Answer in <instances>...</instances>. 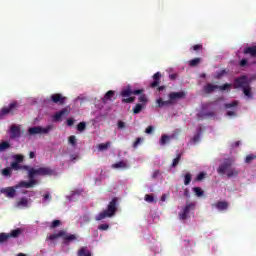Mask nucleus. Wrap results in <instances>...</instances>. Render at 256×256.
Returning a JSON list of instances; mask_svg holds the SVG:
<instances>
[{
	"mask_svg": "<svg viewBox=\"0 0 256 256\" xmlns=\"http://www.w3.org/2000/svg\"><path fill=\"white\" fill-rule=\"evenodd\" d=\"M117 207H119V199H117V197H115L109 202L106 210H104V211L100 212L98 215H96L95 220L103 221V219L113 217L115 215V213H117Z\"/></svg>",
	"mask_w": 256,
	"mask_h": 256,
	"instance_id": "1",
	"label": "nucleus"
},
{
	"mask_svg": "<svg viewBox=\"0 0 256 256\" xmlns=\"http://www.w3.org/2000/svg\"><path fill=\"white\" fill-rule=\"evenodd\" d=\"M179 99H185V92L184 91H179V92H171L168 95V100H163V98H159L156 100L157 107L159 109L163 107H169V105H175Z\"/></svg>",
	"mask_w": 256,
	"mask_h": 256,
	"instance_id": "2",
	"label": "nucleus"
},
{
	"mask_svg": "<svg viewBox=\"0 0 256 256\" xmlns=\"http://www.w3.org/2000/svg\"><path fill=\"white\" fill-rule=\"evenodd\" d=\"M42 176V177H46V176H53L56 175L55 170L51 169L50 167H40V168H30L29 173H28V177L29 179H35V176Z\"/></svg>",
	"mask_w": 256,
	"mask_h": 256,
	"instance_id": "3",
	"label": "nucleus"
},
{
	"mask_svg": "<svg viewBox=\"0 0 256 256\" xmlns=\"http://www.w3.org/2000/svg\"><path fill=\"white\" fill-rule=\"evenodd\" d=\"M19 111V102L13 101L8 106L0 109V119H5L7 115H15Z\"/></svg>",
	"mask_w": 256,
	"mask_h": 256,
	"instance_id": "4",
	"label": "nucleus"
},
{
	"mask_svg": "<svg viewBox=\"0 0 256 256\" xmlns=\"http://www.w3.org/2000/svg\"><path fill=\"white\" fill-rule=\"evenodd\" d=\"M19 111V102L13 101L8 106L0 109V119H5L7 115H15Z\"/></svg>",
	"mask_w": 256,
	"mask_h": 256,
	"instance_id": "5",
	"label": "nucleus"
},
{
	"mask_svg": "<svg viewBox=\"0 0 256 256\" xmlns=\"http://www.w3.org/2000/svg\"><path fill=\"white\" fill-rule=\"evenodd\" d=\"M53 129V126H47L46 128H43L41 126H34L30 127L28 129V135H42L47 134L49 131Z\"/></svg>",
	"mask_w": 256,
	"mask_h": 256,
	"instance_id": "6",
	"label": "nucleus"
},
{
	"mask_svg": "<svg viewBox=\"0 0 256 256\" xmlns=\"http://www.w3.org/2000/svg\"><path fill=\"white\" fill-rule=\"evenodd\" d=\"M195 211V203H186V206L182 209V212L179 213V219L185 221L189 217V213Z\"/></svg>",
	"mask_w": 256,
	"mask_h": 256,
	"instance_id": "7",
	"label": "nucleus"
},
{
	"mask_svg": "<svg viewBox=\"0 0 256 256\" xmlns=\"http://www.w3.org/2000/svg\"><path fill=\"white\" fill-rule=\"evenodd\" d=\"M249 85V80L245 75H242L234 80V89H243Z\"/></svg>",
	"mask_w": 256,
	"mask_h": 256,
	"instance_id": "8",
	"label": "nucleus"
},
{
	"mask_svg": "<svg viewBox=\"0 0 256 256\" xmlns=\"http://www.w3.org/2000/svg\"><path fill=\"white\" fill-rule=\"evenodd\" d=\"M50 101H52V103H55L56 105H65L67 97L63 96L62 94L56 93L50 96Z\"/></svg>",
	"mask_w": 256,
	"mask_h": 256,
	"instance_id": "9",
	"label": "nucleus"
},
{
	"mask_svg": "<svg viewBox=\"0 0 256 256\" xmlns=\"http://www.w3.org/2000/svg\"><path fill=\"white\" fill-rule=\"evenodd\" d=\"M30 181H20L18 184L15 185V189H21V187H24L25 189H31L33 185L37 183V180L35 178H29Z\"/></svg>",
	"mask_w": 256,
	"mask_h": 256,
	"instance_id": "10",
	"label": "nucleus"
},
{
	"mask_svg": "<svg viewBox=\"0 0 256 256\" xmlns=\"http://www.w3.org/2000/svg\"><path fill=\"white\" fill-rule=\"evenodd\" d=\"M17 188H15V186L13 187H6V188H2L0 190L1 193H3V195H5V197H8V199H13L15 197V195H17Z\"/></svg>",
	"mask_w": 256,
	"mask_h": 256,
	"instance_id": "11",
	"label": "nucleus"
},
{
	"mask_svg": "<svg viewBox=\"0 0 256 256\" xmlns=\"http://www.w3.org/2000/svg\"><path fill=\"white\" fill-rule=\"evenodd\" d=\"M232 165L231 160L224 161L217 169L219 175H225V173H228Z\"/></svg>",
	"mask_w": 256,
	"mask_h": 256,
	"instance_id": "12",
	"label": "nucleus"
},
{
	"mask_svg": "<svg viewBox=\"0 0 256 256\" xmlns=\"http://www.w3.org/2000/svg\"><path fill=\"white\" fill-rule=\"evenodd\" d=\"M143 91H144L143 89L131 90V87H128L121 91V97H131V95H141Z\"/></svg>",
	"mask_w": 256,
	"mask_h": 256,
	"instance_id": "13",
	"label": "nucleus"
},
{
	"mask_svg": "<svg viewBox=\"0 0 256 256\" xmlns=\"http://www.w3.org/2000/svg\"><path fill=\"white\" fill-rule=\"evenodd\" d=\"M21 137V126L13 124L10 127V139H18Z\"/></svg>",
	"mask_w": 256,
	"mask_h": 256,
	"instance_id": "14",
	"label": "nucleus"
},
{
	"mask_svg": "<svg viewBox=\"0 0 256 256\" xmlns=\"http://www.w3.org/2000/svg\"><path fill=\"white\" fill-rule=\"evenodd\" d=\"M10 168H11L13 171H21V170H23V171H28V174H29V171H30V168H31V167H29V166H27V165H21V164H19V163H17V162H12V163L10 164Z\"/></svg>",
	"mask_w": 256,
	"mask_h": 256,
	"instance_id": "15",
	"label": "nucleus"
},
{
	"mask_svg": "<svg viewBox=\"0 0 256 256\" xmlns=\"http://www.w3.org/2000/svg\"><path fill=\"white\" fill-rule=\"evenodd\" d=\"M64 245H69L71 241H77V236L75 234H67L66 231H64V235L62 236Z\"/></svg>",
	"mask_w": 256,
	"mask_h": 256,
	"instance_id": "16",
	"label": "nucleus"
},
{
	"mask_svg": "<svg viewBox=\"0 0 256 256\" xmlns=\"http://www.w3.org/2000/svg\"><path fill=\"white\" fill-rule=\"evenodd\" d=\"M69 113H71V110L69 108H63L62 110L54 114V119L56 121H61V118L65 117V115H69Z\"/></svg>",
	"mask_w": 256,
	"mask_h": 256,
	"instance_id": "17",
	"label": "nucleus"
},
{
	"mask_svg": "<svg viewBox=\"0 0 256 256\" xmlns=\"http://www.w3.org/2000/svg\"><path fill=\"white\" fill-rule=\"evenodd\" d=\"M153 82L150 83V87L152 89H155V87H159L160 83H161V72H156L154 75H153Z\"/></svg>",
	"mask_w": 256,
	"mask_h": 256,
	"instance_id": "18",
	"label": "nucleus"
},
{
	"mask_svg": "<svg viewBox=\"0 0 256 256\" xmlns=\"http://www.w3.org/2000/svg\"><path fill=\"white\" fill-rule=\"evenodd\" d=\"M212 207H216L218 211H227L229 209V203L227 201H218L216 204H212Z\"/></svg>",
	"mask_w": 256,
	"mask_h": 256,
	"instance_id": "19",
	"label": "nucleus"
},
{
	"mask_svg": "<svg viewBox=\"0 0 256 256\" xmlns=\"http://www.w3.org/2000/svg\"><path fill=\"white\" fill-rule=\"evenodd\" d=\"M216 89H219V85H213L211 83H208L203 87V91L207 95L213 93V91H215Z\"/></svg>",
	"mask_w": 256,
	"mask_h": 256,
	"instance_id": "20",
	"label": "nucleus"
},
{
	"mask_svg": "<svg viewBox=\"0 0 256 256\" xmlns=\"http://www.w3.org/2000/svg\"><path fill=\"white\" fill-rule=\"evenodd\" d=\"M28 206H29V199H27L26 197L20 198V201H18L16 203V207L18 209H23V208L28 207Z\"/></svg>",
	"mask_w": 256,
	"mask_h": 256,
	"instance_id": "21",
	"label": "nucleus"
},
{
	"mask_svg": "<svg viewBox=\"0 0 256 256\" xmlns=\"http://www.w3.org/2000/svg\"><path fill=\"white\" fill-rule=\"evenodd\" d=\"M243 53L244 55H250V57L256 58V45L245 48Z\"/></svg>",
	"mask_w": 256,
	"mask_h": 256,
	"instance_id": "22",
	"label": "nucleus"
},
{
	"mask_svg": "<svg viewBox=\"0 0 256 256\" xmlns=\"http://www.w3.org/2000/svg\"><path fill=\"white\" fill-rule=\"evenodd\" d=\"M65 235V230H60L58 233L56 234H50L47 239L48 241H55V239H59L60 237H64Z\"/></svg>",
	"mask_w": 256,
	"mask_h": 256,
	"instance_id": "23",
	"label": "nucleus"
},
{
	"mask_svg": "<svg viewBox=\"0 0 256 256\" xmlns=\"http://www.w3.org/2000/svg\"><path fill=\"white\" fill-rule=\"evenodd\" d=\"M115 97V91L109 90L103 97L102 101L103 103H106L107 101H113V98Z\"/></svg>",
	"mask_w": 256,
	"mask_h": 256,
	"instance_id": "24",
	"label": "nucleus"
},
{
	"mask_svg": "<svg viewBox=\"0 0 256 256\" xmlns=\"http://www.w3.org/2000/svg\"><path fill=\"white\" fill-rule=\"evenodd\" d=\"M243 93L248 99H253V93H251V86L248 84L244 88H242Z\"/></svg>",
	"mask_w": 256,
	"mask_h": 256,
	"instance_id": "25",
	"label": "nucleus"
},
{
	"mask_svg": "<svg viewBox=\"0 0 256 256\" xmlns=\"http://www.w3.org/2000/svg\"><path fill=\"white\" fill-rule=\"evenodd\" d=\"M7 149H11V143L7 141H2L0 143V153H3V151H7Z\"/></svg>",
	"mask_w": 256,
	"mask_h": 256,
	"instance_id": "26",
	"label": "nucleus"
},
{
	"mask_svg": "<svg viewBox=\"0 0 256 256\" xmlns=\"http://www.w3.org/2000/svg\"><path fill=\"white\" fill-rule=\"evenodd\" d=\"M239 175V170L235 168H230L227 172V177L231 179V177H237Z\"/></svg>",
	"mask_w": 256,
	"mask_h": 256,
	"instance_id": "27",
	"label": "nucleus"
},
{
	"mask_svg": "<svg viewBox=\"0 0 256 256\" xmlns=\"http://www.w3.org/2000/svg\"><path fill=\"white\" fill-rule=\"evenodd\" d=\"M1 173H2L3 177H11V175H13V170L10 166V167L2 169Z\"/></svg>",
	"mask_w": 256,
	"mask_h": 256,
	"instance_id": "28",
	"label": "nucleus"
},
{
	"mask_svg": "<svg viewBox=\"0 0 256 256\" xmlns=\"http://www.w3.org/2000/svg\"><path fill=\"white\" fill-rule=\"evenodd\" d=\"M78 256H91V252L87 250V247H82L78 251Z\"/></svg>",
	"mask_w": 256,
	"mask_h": 256,
	"instance_id": "29",
	"label": "nucleus"
},
{
	"mask_svg": "<svg viewBox=\"0 0 256 256\" xmlns=\"http://www.w3.org/2000/svg\"><path fill=\"white\" fill-rule=\"evenodd\" d=\"M193 191L196 197H203L205 195V192L203 191V189H201V187H194Z\"/></svg>",
	"mask_w": 256,
	"mask_h": 256,
	"instance_id": "30",
	"label": "nucleus"
},
{
	"mask_svg": "<svg viewBox=\"0 0 256 256\" xmlns=\"http://www.w3.org/2000/svg\"><path fill=\"white\" fill-rule=\"evenodd\" d=\"M114 169H127V163L124 161H120L118 163L113 164Z\"/></svg>",
	"mask_w": 256,
	"mask_h": 256,
	"instance_id": "31",
	"label": "nucleus"
},
{
	"mask_svg": "<svg viewBox=\"0 0 256 256\" xmlns=\"http://www.w3.org/2000/svg\"><path fill=\"white\" fill-rule=\"evenodd\" d=\"M9 237H13L14 239L19 237V235H21V229L17 228L12 230L10 233H8Z\"/></svg>",
	"mask_w": 256,
	"mask_h": 256,
	"instance_id": "32",
	"label": "nucleus"
},
{
	"mask_svg": "<svg viewBox=\"0 0 256 256\" xmlns=\"http://www.w3.org/2000/svg\"><path fill=\"white\" fill-rule=\"evenodd\" d=\"M111 145V142L101 143L98 145V151H107Z\"/></svg>",
	"mask_w": 256,
	"mask_h": 256,
	"instance_id": "33",
	"label": "nucleus"
},
{
	"mask_svg": "<svg viewBox=\"0 0 256 256\" xmlns=\"http://www.w3.org/2000/svg\"><path fill=\"white\" fill-rule=\"evenodd\" d=\"M141 111H143V104H136L133 108L134 115H139Z\"/></svg>",
	"mask_w": 256,
	"mask_h": 256,
	"instance_id": "34",
	"label": "nucleus"
},
{
	"mask_svg": "<svg viewBox=\"0 0 256 256\" xmlns=\"http://www.w3.org/2000/svg\"><path fill=\"white\" fill-rule=\"evenodd\" d=\"M68 142L72 147H77V137H75V135L68 137Z\"/></svg>",
	"mask_w": 256,
	"mask_h": 256,
	"instance_id": "35",
	"label": "nucleus"
},
{
	"mask_svg": "<svg viewBox=\"0 0 256 256\" xmlns=\"http://www.w3.org/2000/svg\"><path fill=\"white\" fill-rule=\"evenodd\" d=\"M201 63V58H194L189 61V66L190 67H197L198 64Z\"/></svg>",
	"mask_w": 256,
	"mask_h": 256,
	"instance_id": "36",
	"label": "nucleus"
},
{
	"mask_svg": "<svg viewBox=\"0 0 256 256\" xmlns=\"http://www.w3.org/2000/svg\"><path fill=\"white\" fill-rule=\"evenodd\" d=\"M169 140H170L169 136H167L165 134L162 135L161 139H160V145H162V146L167 145V143H169Z\"/></svg>",
	"mask_w": 256,
	"mask_h": 256,
	"instance_id": "37",
	"label": "nucleus"
},
{
	"mask_svg": "<svg viewBox=\"0 0 256 256\" xmlns=\"http://www.w3.org/2000/svg\"><path fill=\"white\" fill-rule=\"evenodd\" d=\"M24 159H25V158L23 157V155L16 154V155H14V161H13V163H19V164H21V163H23Z\"/></svg>",
	"mask_w": 256,
	"mask_h": 256,
	"instance_id": "38",
	"label": "nucleus"
},
{
	"mask_svg": "<svg viewBox=\"0 0 256 256\" xmlns=\"http://www.w3.org/2000/svg\"><path fill=\"white\" fill-rule=\"evenodd\" d=\"M10 239L9 233H0V244Z\"/></svg>",
	"mask_w": 256,
	"mask_h": 256,
	"instance_id": "39",
	"label": "nucleus"
},
{
	"mask_svg": "<svg viewBox=\"0 0 256 256\" xmlns=\"http://www.w3.org/2000/svg\"><path fill=\"white\" fill-rule=\"evenodd\" d=\"M85 129H87V123L85 122H80L77 125V131H79L80 133H83V131H85Z\"/></svg>",
	"mask_w": 256,
	"mask_h": 256,
	"instance_id": "40",
	"label": "nucleus"
},
{
	"mask_svg": "<svg viewBox=\"0 0 256 256\" xmlns=\"http://www.w3.org/2000/svg\"><path fill=\"white\" fill-rule=\"evenodd\" d=\"M255 159H256V155L255 154H249L245 158V163H247V164L253 163V161H255Z\"/></svg>",
	"mask_w": 256,
	"mask_h": 256,
	"instance_id": "41",
	"label": "nucleus"
},
{
	"mask_svg": "<svg viewBox=\"0 0 256 256\" xmlns=\"http://www.w3.org/2000/svg\"><path fill=\"white\" fill-rule=\"evenodd\" d=\"M239 105V102L237 100L231 102V103H226L224 105L225 109H231L232 107H237Z\"/></svg>",
	"mask_w": 256,
	"mask_h": 256,
	"instance_id": "42",
	"label": "nucleus"
},
{
	"mask_svg": "<svg viewBox=\"0 0 256 256\" xmlns=\"http://www.w3.org/2000/svg\"><path fill=\"white\" fill-rule=\"evenodd\" d=\"M179 161H181V154H177L176 158L173 159L171 167L178 166Z\"/></svg>",
	"mask_w": 256,
	"mask_h": 256,
	"instance_id": "43",
	"label": "nucleus"
},
{
	"mask_svg": "<svg viewBox=\"0 0 256 256\" xmlns=\"http://www.w3.org/2000/svg\"><path fill=\"white\" fill-rule=\"evenodd\" d=\"M232 84L226 83L218 87L220 91H229L231 89Z\"/></svg>",
	"mask_w": 256,
	"mask_h": 256,
	"instance_id": "44",
	"label": "nucleus"
},
{
	"mask_svg": "<svg viewBox=\"0 0 256 256\" xmlns=\"http://www.w3.org/2000/svg\"><path fill=\"white\" fill-rule=\"evenodd\" d=\"M61 226V220H54L50 225V229H57V227Z\"/></svg>",
	"mask_w": 256,
	"mask_h": 256,
	"instance_id": "45",
	"label": "nucleus"
},
{
	"mask_svg": "<svg viewBox=\"0 0 256 256\" xmlns=\"http://www.w3.org/2000/svg\"><path fill=\"white\" fill-rule=\"evenodd\" d=\"M191 183V173H187L184 176V185H189Z\"/></svg>",
	"mask_w": 256,
	"mask_h": 256,
	"instance_id": "46",
	"label": "nucleus"
},
{
	"mask_svg": "<svg viewBox=\"0 0 256 256\" xmlns=\"http://www.w3.org/2000/svg\"><path fill=\"white\" fill-rule=\"evenodd\" d=\"M205 177H207V173L205 172H200L197 177H196V181H203V179H205Z\"/></svg>",
	"mask_w": 256,
	"mask_h": 256,
	"instance_id": "47",
	"label": "nucleus"
},
{
	"mask_svg": "<svg viewBox=\"0 0 256 256\" xmlns=\"http://www.w3.org/2000/svg\"><path fill=\"white\" fill-rule=\"evenodd\" d=\"M138 101H139L140 103H143V104L145 105V103H147V101H148V100H147V95L141 93L140 97L138 98Z\"/></svg>",
	"mask_w": 256,
	"mask_h": 256,
	"instance_id": "48",
	"label": "nucleus"
},
{
	"mask_svg": "<svg viewBox=\"0 0 256 256\" xmlns=\"http://www.w3.org/2000/svg\"><path fill=\"white\" fill-rule=\"evenodd\" d=\"M145 201H147V203H153V201H155V197H153L151 194H146Z\"/></svg>",
	"mask_w": 256,
	"mask_h": 256,
	"instance_id": "49",
	"label": "nucleus"
},
{
	"mask_svg": "<svg viewBox=\"0 0 256 256\" xmlns=\"http://www.w3.org/2000/svg\"><path fill=\"white\" fill-rule=\"evenodd\" d=\"M141 141H143L141 137L136 138L135 142L133 143L134 149H137V147H139Z\"/></svg>",
	"mask_w": 256,
	"mask_h": 256,
	"instance_id": "50",
	"label": "nucleus"
},
{
	"mask_svg": "<svg viewBox=\"0 0 256 256\" xmlns=\"http://www.w3.org/2000/svg\"><path fill=\"white\" fill-rule=\"evenodd\" d=\"M135 102V97L123 98L122 103H133Z\"/></svg>",
	"mask_w": 256,
	"mask_h": 256,
	"instance_id": "51",
	"label": "nucleus"
},
{
	"mask_svg": "<svg viewBox=\"0 0 256 256\" xmlns=\"http://www.w3.org/2000/svg\"><path fill=\"white\" fill-rule=\"evenodd\" d=\"M193 51H203V45L196 44L192 47Z\"/></svg>",
	"mask_w": 256,
	"mask_h": 256,
	"instance_id": "52",
	"label": "nucleus"
},
{
	"mask_svg": "<svg viewBox=\"0 0 256 256\" xmlns=\"http://www.w3.org/2000/svg\"><path fill=\"white\" fill-rule=\"evenodd\" d=\"M98 229L100 231H107V229H109V224H101L99 225Z\"/></svg>",
	"mask_w": 256,
	"mask_h": 256,
	"instance_id": "53",
	"label": "nucleus"
},
{
	"mask_svg": "<svg viewBox=\"0 0 256 256\" xmlns=\"http://www.w3.org/2000/svg\"><path fill=\"white\" fill-rule=\"evenodd\" d=\"M154 129L155 128L153 126H148L145 130V133H147L148 135H151V133H153Z\"/></svg>",
	"mask_w": 256,
	"mask_h": 256,
	"instance_id": "54",
	"label": "nucleus"
},
{
	"mask_svg": "<svg viewBox=\"0 0 256 256\" xmlns=\"http://www.w3.org/2000/svg\"><path fill=\"white\" fill-rule=\"evenodd\" d=\"M126 125L125 122L119 120L118 121V129H125Z\"/></svg>",
	"mask_w": 256,
	"mask_h": 256,
	"instance_id": "55",
	"label": "nucleus"
},
{
	"mask_svg": "<svg viewBox=\"0 0 256 256\" xmlns=\"http://www.w3.org/2000/svg\"><path fill=\"white\" fill-rule=\"evenodd\" d=\"M240 67H246L247 66V59L243 58L240 63H239Z\"/></svg>",
	"mask_w": 256,
	"mask_h": 256,
	"instance_id": "56",
	"label": "nucleus"
},
{
	"mask_svg": "<svg viewBox=\"0 0 256 256\" xmlns=\"http://www.w3.org/2000/svg\"><path fill=\"white\" fill-rule=\"evenodd\" d=\"M201 137L199 136V134H196L194 137H193V143H199Z\"/></svg>",
	"mask_w": 256,
	"mask_h": 256,
	"instance_id": "57",
	"label": "nucleus"
},
{
	"mask_svg": "<svg viewBox=\"0 0 256 256\" xmlns=\"http://www.w3.org/2000/svg\"><path fill=\"white\" fill-rule=\"evenodd\" d=\"M75 123V120H73L72 118H69L68 120H67V125H68V127H73V124Z\"/></svg>",
	"mask_w": 256,
	"mask_h": 256,
	"instance_id": "58",
	"label": "nucleus"
},
{
	"mask_svg": "<svg viewBox=\"0 0 256 256\" xmlns=\"http://www.w3.org/2000/svg\"><path fill=\"white\" fill-rule=\"evenodd\" d=\"M82 221H84V223H89V221H91V218H89L88 215H84V216L82 217Z\"/></svg>",
	"mask_w": 256,
	"mask_h": 256,
	"instance_id": "59",
	"label": "nucleus"
},
{
	"mask_svg": "<svg viewBox=\"0 0 256 256\" xmlns=\"http://www.w3.org/2000/svg\"><path fill=\"white\" fill-rule=\"evenodd\" d=\"M79 156H77L76 154H72L70 155V161L74 162L76 161V159H78Z\"/></svg>",
	"mask_w": 256,
	"mask_h": 256,
	"instance_id": "60",
	"label": "nucleus"
},
{
	"mask_svg": "<svg viewBox=\"0 0 256 256\" xmlns=\"http://www.w3.org/2000/svg\"><path fill=\"white\" fill-rule=\"evenodd\" d=\"M241 145V141H236L232 144V147H239Z\"/></svg>",
	"mask_w": 256,
	"mask_h": 256,
	"instance_id": "61",
	"label": "nucleus"
},
{
	"mask_svg": "<svg viewBox=\"0 0 256 256\" xmlns=\"http://www.w3.org/2000/svg\"><path fill=\"white\" fill-rule=\"evenodd\" d=\"M227 115H228V117H233V116L235 115V112H233V111H228V112H227Z\"/></svg>",
	"mask_w": 256,
	"mask_h": 256,
	"instance_id": "62",
	"label": "nucleus"
},
{
	"mask_svg": "<svg viewBox=\"0 0 256 256\" xmlns=\"http://www.w3.org/2000/svg\"><path fill=\"white\" fill-rule=\"evenodd\" d=\"M29 158L30 159H35V152H30L29 153Z\"/></svg>",
	"mask_w": 256,
	"mask_h": 256,
	"instance_id": "63",
	"label": "nucleus"
},
{
	"mask_svg": "<svg viewBox=\"0 0 256 256\" xmlns=\"http://www.w3.org/2000/svg\"><path fill=\"white\" fill-rule=\"evenodd\" d=\"M157 89H158V91H165V86H160Z\"/></svg>",
	"mask_w": 256,
	"mask_h": 256,
	"instance_id": "64",
	"label": "nucleus"
}]
</instances>
